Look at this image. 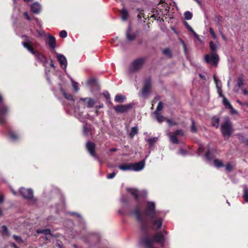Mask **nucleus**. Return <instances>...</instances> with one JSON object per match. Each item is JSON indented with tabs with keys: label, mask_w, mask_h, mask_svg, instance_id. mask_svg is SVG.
Returning <instances> with one entry per match:
<instances>
[{
	"label": "nucleus",
	"mask_w": 248,
	"mask_h": 248,
	"mask_svg": "<svg viewBox=\"0 0 248 248\" xmlns=\"http://www.w3.org/2000/svg\"><path fill=\"white\" fill-rule=\"evenodd\" d=\"M129 214L135 216L137 221L140 224V230L145 236H148L150 225L155 230H158L162 227L163 219L161 217H155V218L150 219V220L147 218H144L139 204L135 206L132 211L129 213Z\"/></svg>",
	"instance_id": "f257e3e1"
},
{
	"label": "nucleus",
	"mask_w": 248,
	"mask_h": 248,
	"mask_svg": "<svg viewBox=\"0 0 248 248\" xmlns=\"http://www.w3.org/2000/svg\"><path fill=\"white\" fill-rule=\"evenodd\" d=\"M24 38V42H22V45L24 48L27 49L31 53L33 54L35 58L41 62L46 63L47 62V59L41 52L36 51L33 46L32 43L30 39V37L23 35L21 36Z\"/></svg>",
	"instance_id": "f03ea898"
},
{
	"label": "nucleus",
	"mask_w": 248,
	"mask_h": 248,
	"mask_svg": "<svg viewBox=\"0 0 248 248\" xmlns=\"http://www.w3.org/2000/svg\"><path fill=\"white\" fill-rule=\"evenodd\" d=\"M220 131L222 136L226 140H228L231 136L233 133V126L232 122L229 117L226 119L225 122L221 124Z\"/></svg>",
	"instance_id": "7ed1b4c3"
},
{
	"label": "nucleus",
	"mask_w": 248,
	"mask_h": 248,
	"mask_svg": "<svg viewBox=\"0 0 248 248\" xmlns=\"http://www.w3.org/2000/svg\"><path fill=\"white\" fill-rule=\"evenodd\" d=\"M156 205L154 202H147L144 210L145 216L149 219H154L156 215Z\"/></svg>",
	"instance_id": "20e7f679"
},
{
	"label": "nucleus",
	"mask_w": 248,
	"mask_h": 248,
	"mask_svg": "<svg viewBox=\"0 0 248 248\" xmlns=\"http://www.w3.org/2000/svg\"><path fill=\"white\" fill-rule=\"evenodd\" d=\"M204 59L206 63L217 66L219 61V57L217 53H209L204 55Z\"/></svg>",
	"instance_id": "39448f33"
},
{
	"label": "nucleus",
	"mask_w": 248,
	"mask_h": 248,
	"mask_svg": "<svg viewBox=\"0 0 248 248\" xmlns=\"http://www.w3.org/2000/svg\"><path fill=\"white\" fill-rule=\"evenodd\" d=\"M146 60V58L142 57L135 60L130 66L129 71L131 72H135L139 70L145 62Z\"/></svg>",
	"instance_id": "423d86ee"
},
{
	"label": "nucleus",
	"mask_w": 248,
	"mask_h": 248,
	"mask_svg": "<svg viewBox=\"0 0 248 248\" xmlns=\"http://www.w3.org/2000/svg\"><path fill=\"white\" fill-rule=\"evenodd\" d=\"M132 108L133 105L132 104H128L126 105H118L114 106L113 108L117 113H124L128 112Z\"/></svg>",
	"instance_id": "0eeeda50"
},
{
	"label": "nucleus",
	"mask_w": 248,
	"mask_h": 248,
	"mask_svg": "<svg viewBox=\"0 0 248 248\" xmlns=\"http://www.w3.org/2000/svg\"><path fill=\"white\" fill-rule=\"evenodd\" d=\"M85 147L87 151L95 159H98V157L95 152V144L94 142L88 140L86 143Z\"/></svg>",
	"instance_id": "6e6552de"
},
{
	"label": "nucleus",
	"mask_w": 248,
	"mask_h": 248,
	"mask_svg": "<svg viewBox=\"0 0 248 248\" xmlns=\"http://www.w3.org/2000/svg\"><path fill=\"white\" fill-rule=\"evenodd\" d=\"M21 195L28 200H31L33 198V192L31 188L21 187L19 189Z\"/></svg>",
	"instance_id": "1a4fd4ad"
},
{
	"label": "nucleus",
	"mask_w": 248,
	"mask_h": 248,
	"mask_svg": "<svg viewBox=\"0 0 248 248\" xmlns=\"http://www.w3.org/2000/svg\"><path fill=\"white\" fill-rule=\"evenodd\" d=\"M152 88L151 78H148L144 81V86L142 89V95L144 97L146 96L150 93Z\"/></svg>",
	"instance_id": "9d476101"
},
{
	"label": "nucleus",
	"mask_w": 248,
	"mask_h": 248,
	"mask_svg": "<svg viewBox=\"0 0 248 248\" xmlns=\"http://www.w3.org/2000/svg\"><path fill=\"white\" fill-rule=\"evenodd\" d=\"M153 244L154 243H157L160 244L161 247H163L165 244V237L161 232L155 233L153 236L152 239Z\"/></svg>",
	"instance_id": "9b49d317"
},
{
	"label": "nucleus",
	"mask_w": 248,
	"mask_h": 248,
	"mask_svg": "<svg viewBox=\"0 0 248 248\" xmlns=\"http://www.w3.org/2000/svg\"><path fill=\"white\" fill-rule=\"evenodd\" d=\"M46 43L51 49H54L56 47V38L49 33L47 34V38L46 39Z\"/></svg>",
	"instance_id": "f8f14e48"
},
{
	"label": "nucleus",
	"mask_w": 248,
	"mask_h": 248,
	"mask_svg": "<svg viewBox=\"0 0 248 248\" xmlns=\"http://www.w3.org/2000/svg\"><path fill=\"white\" fill-rule=\"evenodd\" d=\"M145 160H142L139 162L132 163V170L138 171L142 170L145 167Z\"/></svg>",
	"instance_id": "ddd939ff"
},
{
	"label": "nucleus",
	"mask_w": 248,
	"mask_h": 248,
	"mask_svg": "<svg viewBox=\"0 0 248 248\" xmlns=\"http://www.w3.org/2000/svg\"><path fill=\"white\" fill-rule=\"evenodd\" d=\"M140 241L146 248H153V241L149 236L141 238Z\"/></svg>",
	"instance_id": "4468645a"
},
{
	"label": "nucleus",
	"mask_w": 248,
	"mask_h": 248,
	"mask_svg": "<svg viewBox=\"0 0 248 248\" xmlns=\"http://www.w3.org/2000/svg\"><path fill=\"white\" fill-rule=\"evenodd\" d=\"M127 192L130 193L134 197L135 200L138 202L139 199L141 195L138 189L128 188L126 189Z\"/></svg>",
	"instance_id": "2eb2a0df"
},
{
	"label": "nucleus",
	"mask_w": 248,
	"mask_h": 248,
	"mask_svg": "<svg viewBox=\"0 0 248 248\" xmlns=\"http://www.w3.org/2000/svg\"><path fill=\"white\" fill-rule=\"evenodd\" d=\"M131 26H129L126 31V39L129 41H134L136 37L137 34L135 33H131Z\"/></svg>",
	"instance_id": "dca6fc26"
},
{
	"label": "nucleus",
	"mask_w": 248,
	"mask_h": 248,
	"mask_svg": "<svg viewBox=\"0 0 248 248\" xmlns=\"http://www.w3.org/2000/svg\"><path fill=\"white\" fill-rule=\"evenodd\" d=\"M57 59L61 66L62 67L64 66V68H65L67 66V60L65 57L62 54H58L57 55Z\"/></svg>",
	"instance_id": "f3484780"
},
{
	"label": "nucleus",
	"mask_w": 248,
	"mask_h": 248,
	"mask_svg": "<svg viewBox=\"0 0 248 248\" xmlns=\"http://www.w3.org/2000/svg\"><path fill=\"white\" fill-rule=\"evenodd\" d=\"M211 125L216 128H218L219 126L220 118L215 115L211 118Z\"/></svg>",
	"instance_id": "a211bd4d"
},
{
	"label": "nucleus",
	"mask_w": 248,
	"mask_h": 248,
	"mask_svg": "<svg viewBox=\"0 0 248 248\" xmlns=\"http://www.w3.org/2000/svg\"><path fill=\"white\" fill-rule=\"evenodd\" d=\"M31 10L34 14H39L41 11V6L37 2L33 3L31 6Z\"/></svg>",
	"instance_id": "6ab92c4d"
},
{
	"label": "nucleus",
	"mask_w": 248,
	"mask_h": 248,
	"mask_svg": "<svg viewBox=\"0 0 248 248\" xmlns=\"http://www.w3.org/2000/svg\"><path fill=\"white\" fill-rule=\"evenodd\" d=\"M120 170L123 171L132 170V163L123 164L118 166Z\"/></svg>",
	"instance_id": "aec40b11"
},
{
	"label": "nucleus",
	"mask_w": 248,
	"mask_h": 248,
	"mask_svg": "<svg viewBox=\"0 0 248 248\" xmlns=\"http://www.w3.org/2000/svg\"><path fill=\"white\" fill-rule=\"evenodd\" d=\"M121 14L122 16V19L124 21H126L127 20L128 16H129V14L126 9L123 8L122 10L121 11Z\"/></svg>",
	"instance_id": "412c9836"
},
{
	"label": "nucleus",
	"mask_w": 248,
	"mask_h": 248,
	"mask_svg": "<svg viewBox=\"0 0 248 248\" xmlns=\"http://www.w3.org/2000/svg\"><path fill=\"white\" fill-rule=\"evenodd\" d=\"M61 92L66 99L68 100L74 101L73 96L72 94L66 93L62 88H61Z\"/></svg>",
	"instance_id": "4be33fe9"
},
{
	"label": "nucleus",
	"mask_w": 248,
	"mask_h": 248,
	"mask_svg": "<svg viewBox=\"0 0 248 248\" xmlns=\"http://www.w3.org/2000/svg\"><path fill=\"white\" fill-rule=\"evenodd\" d=\"M114 100L116 102L122 103L125 101L126 97L121 94H117L115 97Z\"/></svg>",
	"instance_id": "5701e85b"
},
{
	"label": "nucleus",
	"mask_w": 248,
	"mask_h": 248,
	"mask_svg": "<svg viewBox=\"0 0 248 248\" xmlns=\"http://www.w3.org/2000/svg\"><path fill=\"white\" fill-rule=\"evenodd\" d=\"M209 47L211 50L210 53H216L217 51V46L212 41L209 42Z\"/></svg>",
	"instance_id": "b1692460"
},
{
	"label": "nucleus",
	"mask_w": 248,
	"mask_h": 248,
	"mask_svg": "<svg viewBox=\"0 0 248 248\" xmlns=\"http://www.w3.org/2000/svg\"><path fill=\"white\" fill-rule=\"evenodd\" d=\"M154 114L155 115L156 119L159 123H162L164 120V117L163 115H161L159 112L155 111Z\"/></svg>",
	"instance_id": "393cba45"
},
{
	"label": "nucleus",
	"mask_w": 248,
	"mask_h": 248,
	"mask_svg": "<svg viewBox=\"0 0 248 248\" xmlns=\"http://www.w3.org/2000/svg\"><path fill=\"white\" fill-rule=\"evenodd\" d=\"M222 103L226 108L228 109L232 108V105L230 104L228 99L226 98L225 97H224V98H223Z\"/></svg>",
	"instance_id": "a878e982"
},
{
	"label": "nucleus",
	"mask_w": 248,
	"mask_h": 248,
	"mask_svg": "<svg viewBox=\"0 0 248 248\" xmlns=\"http://www.w3.org/2000/svg\"><path fill=\"white\" fill-rule=\"evenodd\" d=\"M158 138L154 137L153 138H150L148 140V143L149 144V148H151L153 147L155 143L157 141Z\"/></svg>",
	"instance_id": "bb28decb"
},
{
	"label": "nucleus",
	"mask_w": 248,
	"mask_h": 248,
	"mask_svg": "<svg viewBox=\"0 0 248 248\" xmlns=\"http://www.w3.org/2000/svg\"><path fill=\"white\" fill-rule=\"evenodd\" d=\"M37 232L38 233L44 234L46 235H52V234L51 233V231L49 229L37 230Z\"/></svg>",
	"instance_id": "cd10ccee"
},
{
	"label": "nucleus",
	"mask_w": 248,
	"mask_h": 248,
	"mask_svg": "<svg viewBox=\"0 0 248 248\" xmlns=\"http://www.w3.org/2000/svg\"><path fill=\"white\" fill-rule=\"evenodd\" d=\"M96 102V101L95 99L90 98L87 102V107L88 108H92L94 106V105L95 104Z\"/></svg>",
	"instance_id": "c85d7f7f"
},
{
	"label": "nucleus",
	"mask_w": 248,
	"mask_h": 248,
	"mask_svg": "<svg viewBox=\"0 0 248 248\" xmlns=\"http://www.w3.org/2000/svg\"><path fill=\"white\" fill-rule=\"evenodd\" d=\"M138 132V128L137 126L133 127L131 128V131L129 134V136L131 138H133Z\"/></svg>",
	"instance_id": "c756f323"
},
{
	"label": "nucleus",
	"mask_w": 248,
	"mask_h": 248,
	"mask_svg": "<svg viewBox=\"0 0 248 248\" xmlns=\"http://www.w3.org/2000/svg\"><path fill=\"white\" fill-rule=\"evenodd\" d=\"M214 81L216 84V85H217V88L218 89V93H219V96L220 97H223V98H224V95L222 93V90H221V89L219 87L218 85V79L217 78V77L214 76Z\"/></svg>",
	"instance_id": "7c9ffc66"
},
{
	"label": "nucleus",
	"mask_w": 248,
	"mask_h": 248,
	"mask_svg": "<svg viewBox=\"0 0 248 248\" xmlns=\"http://www.w3.org/2000/svg\"><path fill=\"white\" fill-rule=\"evenodd\" d=\"M8 112V108L7 107L5 106H2L0 107V115L1 116H4Z\"/></svg>",
	"instance_id": "2f4dec72"
},
{
	"label": "nucleus",
	"mask_w": 248,
	"mask_h": 248,
	"mask_svg": "<svg viewBox=\"0 0 248 248\" xmlns=\"http://www.w3.org/2000/svg\"><path fill=\"white\" fill-rule=\"evenodd\" d=\"M215 166L217 168H221L224 166L223 163L219 159H215L214 161Z\"/></svg>",
	"instance_id": "473e14b6"
},
{
	"label": "nucleus",
	"mask_w": 248,
	"mask_h": 248,
	"mask_svg": "<svg viewBox=\"0 0 248 248\" xmlns=\"http://www.w3.org/2000/svg\"><path fill=\"white\" fill-rule=\"evenodd\" d=\"M163 53L164 55H166L169 58H171L172 57V54L169 48H166L163 50Z\"/></svg>",
	"instance_id": "72a5a7b5"
},
{
	"label": "nucleus",
	"mask_w": 248,
	"mask_h": 248,
	"mask_svg": "<svg viewBox=\"0 0 248 248\" xmlns=\"http://www.w3.org/2000/svg\"><path fill=\"white\" fill-rule=\"evenodd\" d=\"M9 134L10 138L13 140H17L19 138L18 136L13 131H9Z\"/></svg>",
	"instance_id": "f704fd0d"
},
{
	"label": "nucleus",
	"mask_w": 248,
	"mask_h": 248,
	"mask_svg": "<svg viewBox=\"0 0 248 248\" xmlns=\"http://www.w3.org/2000/svg\"><path fill=\"white\" fill-rule=\"evenodd\" d=\"M170 141L172 143L176 144H178L179 143V140L175 135H170Z\"/></svg>",
	"instance_id": "c9c22d12"
},
{
	"label": "nucleus",
	"mask_w": 248,
	"mask_h": 248,
	"mask_svg": "<svg viewBox=\"0 0 248 248\" xmlns=\"http://www.w3.org/2000/svg\"><path fill=\"white\" fill-rule=\"evenodd\" d=\"M191 132L193 133H195L197 132V128L195 124V122L193 119H191V125L190 127Z\"/></svg>",
	"instance_id": "e433bc0d"
},
{
	"label": "nucleus",
	"mask_w": 248,
	"mask_h": 248,
	"mask_svg": "<svg viewBox=\"0 0 248 248\" xmlns=\"http://www.w3.org/2000/svg\"><path fill=\"white\" fill-rule=\"evenodd\" d=\"M185 26H186L187 29L193 33L194 35H195V36L196 37H197L198 36V34L194 31V30H193L192 28L188 24V23L187 22H185Z\"/></svg>",
	"instance_id": "4c0bfd02"
},
{
	"label": "nucleus",
	"mask_w": 248,
	"mask_h": 248,
	"mask_svg": "<svg viewBox=\"0 0 248 248\" xmlns=\"http://www.w3.org/2000/svg\"><path fill=\"white\" fill-rule=\"evenodd\" d=\"M243 197L245 201L247 202H248V188H244Z\"/></svg>",
	"instance_id": "58836bf2"
},
{
	"label": "nucleus",
	"mask_w": 248,
	"mask_h": 248,
	"mask_svg": "<svg viewBox=\"0 0 248 248\" xmlns=\"http://www.w3.org/2000/svg\"><path fill=\"white\" fill-rule=\"evenodd\" d=\"M184 16H185V18L186 20H190L192 18L193 15L190 12L186 11V12H185Z\"/></svg>",
	"instance_id": "ea45409f"
},
{
	"label": "nucleus",
	"mask_w": 248,
	"mask_h": 248,
	"mask_svg": "<svg viewBox=\"0 0 248 248\" xmlns=\"http://www.w3.org/2000/svg\"><path fill=\"white\" fill-rule=\"evenodd\" d=\"M174 135H175L176 136H183L184 135V133L182 130L177 129L174 132Z\"/></svg>",
	"instance_id": "a19ab883"
},
{
	"label": "nucleus",
	"mask_w": 248,
	"mask_h": 248,
	"mask_svg": "<svg viewBox=\"0 0 248 248\" xmlns=\"http://www.w3.org/2000/svg\"><path fill=\"white\" fill-rule=\"evenodd\" d=\"M137 11L139 12V14H138V15L137 16L139 20H141V16H142L143 17H144V13H143V10H141L140 9L138 8L137 9Z\"/></svg>",
	"instance_id": "79ce46f5"
},
{
	"label": "nucleus",
	"mask_w": 248,
	"mask_h": 248,
	"mask_svg": "<svg viewBox=\"0 0 248 248\" xmlns=\"http://www.w3.org/2000/svg\"><path fill=\"white\" fill-rule=\"evenodd\" d=\"M59 35H60V37H61L62 38H64L66 37L67 36V33L66 31H65L64 30H62V31H61L60 32Z\"/></svg>",
	"instance_id": "37998d69"
},
{
	"label": "nucleus",
	"mask_w": 248,
	"mask_h": 248,
	"mask_svg": "<svg viewBox=\"0 0 248 248\" xmlns=\"http://www.w3.org/2000/svg\"><path fill=\"white\" fill-rule=\"evenodd\" d=\"M243 79L241 77H239L237 79V85L238 87H241L243 85Z\"/></svg>",
	"instance_id": "c03bdc74"
},
{
	"label": "nucleus",
	"mask_w": 248,
	"mask_h": 248,
	"mask_svg": "<svg viewBox=\"0 0 248 248\" xmlns=\"http://www.w3.org/2000/svg\"><path fill=\"white\" fill-rule=\"evenodd\" d=\"M163 105L162 102H159L157 105L156 109L155 111L159 112L163 109Z\"/></svg>",
	"instance_id": "a18cd8bd"
},
{
	"label": "nucleus",
	"mask_w": 248,
	"mask_h": 248,
	"mask_svg": "<svg viewBox=\"0 0 248 248\" xmlns=\"http://www.w3.org/2000/svg\"><path fill=\"white\" fill-rule=\"evenodd\" d=\"M1 232L2 233H5V234L8 235V229L6 226L3 225L1 226Z\"/></svg>",
	"instance_id": "49530a36"
},
{
	"label": "nucleus",
	"mask_w": 248,
	"mask_h": 248,
	"mask_svg": "<svg viewBox=\"0 0 248 248\" xmlns=\"http://www.w3.org/2000/svg\"><path fill=\"white\" fill-rule=\"evenodd\" d=\"M83 131L84 135L85 136H87L88 135L90 130H89V128L87 126L84 125Z\"/></svg>",
	"instance_id": "de8ad7c7"
},
{
	"label": "nucleus",
	"mask_w": 248,
	"mask_h": 248,
	"mask_svg": "<svg viewBox=\"0 0 248 248\" xmlns=\"http://www.w3.org/2000/svg\"><path fill=\"white\" fill-rule=\"evenodd\" d=\"M209 32H210V34L211 35V36H212V37L214 39L217 38V35L214 31V29L212 28H209Z\"/></svg>",
	"instance_id": "09e8293b"
},
{
	"label": "nucleus",
	"mask_w": 248,
	"mask_h": 248,
	"mask_svg": "<svg viewBox=\"0 0 248 248\" xmlns=\"http://www.w3.org/2000/svg\"><path fill=\"white\" fill-rule=\"evenodd\" d=\"M226 170L228 172H230L232 170V166L230 163L226 164Z\"/></svg>",
	"instance_id": "8fccbe9b"
},
{
	"label": "nucleus",
	"mask_w": 248,
	"mask_h": 248,
	"mask_svg": "<svg viewBox=\"0 0 248 248\" xmlns=\"http://www.w3.org/2000/svg\"><path fill=\"white\" fill-rule=\"evenodd\" d=\"M13 238L18 243H22V242H23L21 238L20 237H19V236H18L16 235H13Z\"/></svg>",
	"instance_id": "3c124183"
},
{
	"label": "nucleus",
	"mask_w": 248,
	"mask_h": 248,
	"mask_svg": "<svg viewBox=\"0 0 248 248\" xmlns=\"http://www.w3.org/2000/svg\"><path fill=\"white\" fill-rule=\"evenodd\" d=\"M205 157L208 160H211L212 159V157L210 156V151L209 149H208L207 150V151L206 152V153L205 155Z\"/></svg>",
	"instance_id": "603ef678"
},
{
	"label": "nucleus",
	"mask_w": 248,
	"mask_h": 248,
	"mask_svg": "<svg viewBox=\"0 0 248 248\" xmlns=\"http://www.w3.org/2000/svg\"><path fill=\"white\" fill-rule=\"evenodd\" d=\"M103 95L106 98L107 100L110 99V96L109 93L108 91H105L103 92Z\"/></svg>",
	"instance_id": "864d4df0"
},
{
	"label": "nucleus",
	"mask_w": 248,
	"mask_h": 248,
	"mask_svg": "<svg viewBox=\"0 0 248 248\" xmlns=\"http://www.w3.org/2000/svg\"><path fill=\"white\" fill-rule=\"evenodd\" d=\"M240 139L241 140L242 142L245 143V145L248 146V138H245L243 137H242V138Z\"/></svg>",
	"instance_id": "5fc2aeb1"
},
{
	"label": "nucleus",
	"mask_w": 248,
	"mask_h": 248,
	"mask_svg": "<svg viewBox=\"0 0 248 248\" xmlns=\"http://www.w3.org/2000/svg\"><path fill=\"white\" fill-rule=\"evenodd\" d=\"M179 153L182 155H185L187 154V151L186 149L181 148L179 150Z\"/></svg>",
	"instance_id": "6e6d98bb"
},
{
	"label": "nucleus",
	"mask_w": 248,
	"mask_h": 248,
	"mask_svg": "<svg viewBox=\"0 0 248 248\" xmlns=\"http://www.w3.org/2000/svg\"><path fill=\"white\" fill-rule=\"evenodd\" d=\"M24 17L28 21H31V18L29 16L28 13L26 12H24L23 13Z\"/></svg>",
	"instance_id": "4d7b16f0"
},
{
	"label": "nucleus",
	"mask_w": 248,
	"mask_h": 248,
	"mask_svg": "<svg viewBox=\"0 0 248 248\" xmlns=\"http://www.w3.org/2000/svg\"><path fill=\"white\" fill-rule=\"evenodd\" d=\"M116 174V173H115V172H113L111 173H109L108 175L107 178L108 179H112L115 176Z\"/></svg>",
	"instance_id": "13d9d810"
},
{
	"label": "nucleus",
	"mask_w": 248,
	"mask_h": 248,
	"mask_svg": "<svg viewBox=\"0 0 248 248\" xmlns=\"http://www.w3.org/2000/svg\"><path fill=\"white\" fill-rule=\"evenodd\" d=\"M72 85L73 87V88L76 91H78L79 90V88L78 87V83L75 82H73Z\"/></svg>",
	"instance_id": "bf43d9fd"
},
{
	"label": "nucleus",
	"mask_w": 248,
	"mask_h": 248,
	"mask_svg": "<svg viewBox=\"0 0 248 248\" xmlns=\"http://www.w3.org/2000/svg\"><path fill=\"white\" fill-rule=\"evenodd\" d=\"M36 32L37 33L38 37L39 38H41L43 36V33H42L40 31L38 30H36Z\"/></svg>",
	"instance_id": "052dcab7"
},
{
	"label": "nucleus",
	"mask_w": 248,
	"mask_h": 248,
	"mask_svg": "<svg viewBox=\"0 0 248 248\" xmlns=\"http://www.w3.org/2000/svg\"><path fill=\"white\" fill-rule=\"evenodd\" d=\"M5 123V120L3 116L0 117V124H2Z\"/></svg>",
	"instance_id": "680f3d73"
},
{
	"label": "nucleus",
	"mask_w": 248,
	"mask_h": 248,
	"mask_svg": "<svg viewBox=\"0 0 248 248\" xmlns=\"http://www.w3.org/2000/svg\"><path fill=\"white\" fill-rule=\"evenodd\" d=\"M103 107H104L103 104L101 103V104H100L98 106H95V108H96V109H100L101 108H102Z\"/></svg>",
	"instance_id": "e2e57ef3"
},
{
	"label": "nucleus",
	"mask_w": 248,
	"mask_h": 248,
	"mask_svg": "<svg viewBox=\"0 0 248 248\" xmlns=\"http://www.w3.org/2000/svg\"><path fill=\"white\" fill-rule=\"evenodd\" d=\"M231 110V112L232 114H237V112L236 110H235L233 107H232V108H230Z\"/></svg>",
	"instance_id": "0e129e2a"
},
{
	"label": "nucleus",
	"mask_w": 248,
	"mask_h": 248,
	"mask_svg": "<svg viewBox=\"0 0 248 248\" xmlns=\"http://www.w3.org/2000/svg\"><path fill=\"white\" fill-rule=\"evenodd\" d=\"M183 47H184V52L185 53H186L187 52V48H186V45L184 43V42L183 43Z\"/></svg>",
	"instance_id": "69168bd1"
},
{
	"label": "nucleus",
	"mask_w": 248,
	"mask_h": 248,
	"mask_svg": "<svg viewBox=\"0 0 248 248\" xmlns=\"http://www.w3.org/2000/svg\"><path fill=\"white\" fill-rule=\"evenodd\" d=\"M4 201V196L3 195H0V203H2Z\"/></svg>",
	"instance_id": "338daca9"
},
{
	"label": "nucleus",
	"mask_w": 248,
	"mask_h": 248,
	"mask_svg": "<svg viewBox=\"0 0 248 248\" xmlns=\"http://www.w3.org/2000/svg\"><path fill=\"white\" fill-rule=\"evenodd\" d=\"M90 98L89 97H86V98H80V100L82 101H84V102H87L88 101V100H89Z\"/></svg>",
	"instance_id": "774afa93"
}]
</instances>
